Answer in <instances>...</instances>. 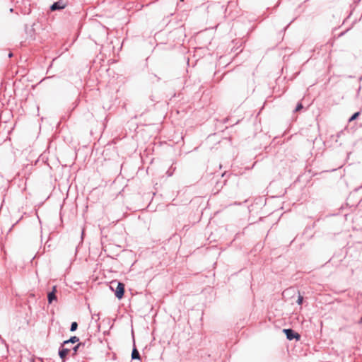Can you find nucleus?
Returning a JSON list of instances; mask_svg holds the SVG:
<instances>
[{"instance_id":"1","label":"nucleus","mask_w":362,"mask_h":362,"mask_svg":"<svg viewBox=\"0 0 362 362\" xmlns=\"http://www.w3.org/2000/svg\"><path fill=\"white\" fill-rule=\"evenodd\" d=\"M112 284H117V288L115 291V296L118 299L122 298L124 293V284L121 282L117 283L116 281H112Z\"/></svg>"},{"instance_id":"2","label":"nucleus","mask_w":362,"mask_h":362,"mask_svg":"<svg viewBox=\"0 0 362 362\" xmlns=\"http://www.w3.org/2000/svg\"><path fill=\"white\" fill-rule=\"evenodd\" d=\"M283 332L286 334L287 339L289 340H292L293 339L297 340L300 339V335L298 333L294 332L291 329H284Z\"/></svg>"},{"instance_id":"3","label":"nucleus","mask_w":362,"mask_h":362,"mask_svg":"<svg viewBox=\"0 0 362 362\" xmlns=\"http://www.w3.org/2000/svg\"><path fill=\"white\" fill-rule=\"evenodd\" d=\"M66 6V3L64 2L63 0H59L55 3H54L51 6V10L52 11H56V10H61L64 8Z\"/></svg>"},{"instance_id":"4","label":"nucleus","mask_w":362,"mask_h":362,"mask_svg":"<svg viewBox=\"0 0 362 362\" xmlns=\"http://www.w3.org/2000/svg\"><path fill=\"white\" fill-rule=\"evenodd\" d=\"M57 287L56 286H53L52 291L49 292L47 295V300L49 303H52L53 300L57 299L56 296Z\"/></svg>"},{"instance_id":"5","label":"nucleus","mask_w":362,"mask_h":362,"mask_svg":"<svg viewBox=\"0 0 362 362\" xmlns=\"http://www.w3.org/2000/svg\"><path fill=\"white\" fill-rule=\"evenodd\" d=\"M69 351H70V349H69L67 348H63L59 351V356L61 357V358L63 361L65 359L66 356L69 354Z\"/></svg>"},{"instance_id":"6","label":"nucleus","mask_w":362,"mask_h":362,"mask_svg":"<svg viewBox=\"0 0 362 362\" xmlns=\"http://www.w3.org/2000/svg\"><path fill=\"white\" fill-rule=\"evenodd\" d=\"M78 341H79L78 337L74 336V337H71L70 339L64 341V343H63V346L65 345V344H69V342H71V343L74 344V343H76V342H77Z\"/></svg>"},{"instance_id":"7","label":"nucleus","mask_w":362,"mask_h":362,"mask_svg":"<svg viewBox=\"0 0 362 362\" xmlns=\"http://www.w3.org/2000/svg\"><path fill=\"white\" fill-rule=\"evenodd\" d=\"M132 358L133 359H139L140 358L139 353L136 349H133L132 353Z\"/></svg>"},{"instance_id":"8","label":"nucleus","mask_w":362,"mask_h":362,"mask_svg":"<svg viewBox=\"0 0 362 362\" xmlns=\"http://www.w3.org/2000/svg\"><path fill=\"white\" fill-rule=\"evenodd\" d=\"M77 327H78L77 322H74L71 323V329H71V332H74V331L76 330Z\"/></svg>"},{"instance_id":"9","label":"nucleus","mask_w":362,"mask_h":362,"mask_svg":"<svg viewBox=\"0 0 362 362\" xmlns=\"http://www.w3.org/2000/svg\"><path fill=\"white\" fill-rule=\"evenodd\" d=\"M360 115V112H357L354 113V115L350 117V119H349V122H352V121H354V119H356L358 117V115Z\"/></svg>"},{"instance_id":"10","label":"nucleus","mask_w":362,"mask_h":362,"mask_svg":"<svg viewBox=\"0 0 362 362\" xmlns=\"http://www.w3.org/2000/svg\"><path fill=\"white\" fill-rule=\"evenodd\" d=\"M301 109H303V105L301 103H298L296 107V112L300 111Z\"/></svg>"},{"instance_id":"11","label":"nucleus","mask_w":362,"mask_h":362,"mask_svg":"<svg viewBox=\"0 0 362 362\" xmlns=\"http://www.w3.org/2000/svg\"><path fill=\"white\" fill-rule=\"evenodd\" d=\"M303 296H298V301H297V302H298V303L299 305H300V304L302 303V302H303Z\"/></svg>"},{"instance_id":"12","label":"nucleus","mask_w":362,"mask_h":362,"mask_svg":"<svg viewBox=\"0 0 362 362\" xmlns=\"http://www.w3.org/2000/svg\"><path fill=\"white\" fill-rule=\"evenodd\" d=\"M80 344H78L76 345L74 348V353H76L77 351V349L78 348Z\"/></svg>"},{"instance_id":"13","label":"nucleus","mask_w":362,"mask_h":362,"mask_svg":"<svg viewBox=\"0 0 362 362\" xmlns=\"http://www.w3.org/2000/svg\"><path fill=\"white\" fill-rule=\"evenodd\" d=\"M12 57V54H9V57Z\"/></svg>"}]
</instances>
